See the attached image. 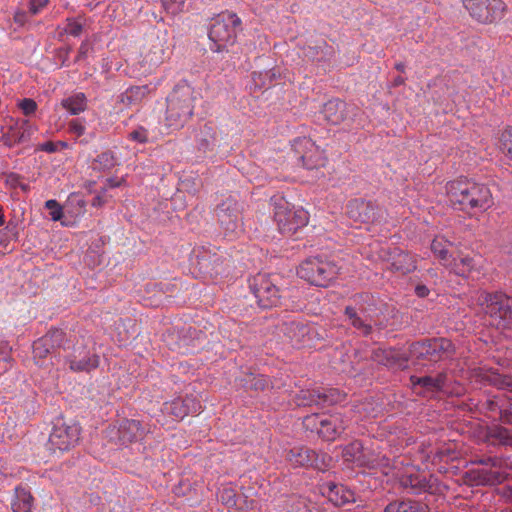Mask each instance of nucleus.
I'll return each mask as SVG.
<instances>
[{"label": "nucleus", "mask_w": 512, "mask_h": 512, "mask_svg": "<svg viewBox=\"0 0 512 512\" xmlns=\"http://www.w3.org/2000/svg\"><path fill=\"white\" fill-rule=\"evenodd\" d=\"M445 189L449 201L462 211H486L493 205L491 191L484 184L459 178L448 182Z\"/></svg>", "instance_id": "nucleus-1"}, {"label": "nucleus", "mask_w": 512, "mask_h": 512, "mask_svg": "<svg viewBox=\"0 0 512 512\" xmlns=\"http://www.w3.org/2000/svg\"><path fill=\"white\" fill-rule=\"evenodd\" d=\"M193 92L190 87H178L168 97L165 125L170 130L181 129L193 115Z\"/></svg>", "instance_id": "nucleus-2"}, {"label": "nucleus", "mask_w": 512, "mask_h": 512, "mask_svg": "<svg viewBox=\"0 0 512 512\" xmlns=\"http://www.w3.org/2000/svg\"><path fill=\"white\" fill-rule=\"evenodd\" d=\"M274 221L279 232L284 236H292L309 222V213L302 207L291 205L284 198L273 201Z\"/></svg>", "instance_id": "nucleus-3"}, {"label": "nucleus", "mask_w": 512, "mask_h": 512, "mask_svg": "<svg viewBox=\"0 0 512 512\" xmlns=\"http://www.w3.org/2000/svg\"><path fill=\"white\" fill-rule=\"evenodd\" d=\"M475 301L481 311L491 318L492 325L504 328L512 323V299L509 297L479 291Z\"/></svg>", "instance_id": "nucleus-4"}, {"label": "nucleus", "mask_w": 512, "mask_h": 512, "mask_svg": "<svg viewBox=\"0 0 512 512\" xmlns=\"http://www.w3.org/2000/svg\"><path fill=\"white\" fill-rule=\"evenodd\" d=\"M241 24L240 18L231 12H222L213 19L209 30V38L220 51L235 42Z\"/></svg>", "instance_id": "nucleus-5"}, {"label": "nucleus", "mask_w": 512, "mask_h": 512, "mask_svg": "<svg viewBox=\"0 0 512 512\" xmlns=\"http://www.w3.org/2000/svg\"><path fill=\"white\" fill-rule=\"evenodd\" d=\"M81 434V427L76 421L58 418L54 422L49 436L50 449L65 452L75 447Z\"/></svg>", "instance_id": "nucleus-6"}, {"label": "nucleus", "mask_w": 512, "mask_h": 512, "mask_svg": "<svg viewBox=\"0 0 512 512\" xmlns=\"http://www.w3.org/2000/svg\"><path fill=\"white\" fill-rule=\"evenodd\" d=\"M338 274L335 264L318 258L305 260L298 269V275L316 286H327Z\"/></svg>", "instance_id": "nucleus-7"}, {"label": "nucleus", "mask_w": 512, "mask_h": 512, "mask_svg": "<svg viewBox=\"0 0 512 512\" xmlns=\"http://www.w3.org/2000/svg\"><path fill=\"white\" fill-rule=\"evenodd\" d=\"M469 15L480 24H492L503 18L506 4L502 0H462Z\"/></svg>", "instance_id": "nucleus-8"}, {"label": "nucleus", "mask_w": 512, "mask_h": 512, "mask_svg": "<svg viewBox=\"0 0 512 512\" xmlns=\"http://www.w3.org/2000/svg\"><path fill=\"white\" fill-rule=\"evenodd\" d=\"M294 157L306 169H318L326 164L324 151L308 137L296 138L292 143Z\"/></svg>", "instance_id": "nucleus-9"}, {"label": "nucleus", "mask_w": 512, "mask_h": 512, "mask_svg": "<svg viewBox=\"0 0 512 512\" xmlns=\"http://www.w3.org/2000/svg\"><path fill=\"white\" fill-rule=\"evenodd\" d=\"M454 347L450 340L445 338L431 339L417 342L410 347L412 359H427L430 362H437L451 355Z\"/></svg>", "instance_id": "nucleus-10"}, {"label": "nucleus", "mask_w": 512, "mask_h": 512, "mask_svg": "<svg viewBox=\"0 0 512 512\" xmlns=\"http://www.w3.org/2000/svg\"><path fill=\"white\" fill-rule=\"evenodd\" d=\"M250 289L262 308H271L280 302L279 287L269 275L261 273L255 275L251 279Z\"/></svg>", "instance_id": "nucleus-11"}, {"label": "nucleus", "mask_w": 512, "mask_h": 512, "mask_svg": "<svg viewBox=\"0 0 512 512\" xmlns=\"http://www.w3.org/2000/svg\"><path fill=\"white\" fill-rule=\"evenodd\" d=\"M403 487H409L414 493L428 492L430 494H442L446 490V486L439 483L438 480L430 476L415 471L414 468H407L402 475L395 474Z\"/></svg>", "instance_id": "nucleus-12"}, {"label": "nucleus", "mask_w": 512, "mask_h": 512, "mask_svg": "<svg viewBox=\"0 0 512 512\" xmlns=\"http://www.w3.org/2000/svg\"><path fill=\"white\" fill-rule=\"evenodd\" d=\"M220 226L227 234L237 235L243 231L241 207L234 199H227L217 208Z\"/></svg>", "instance_id": "nucleus-13"}, {"label": "nucleus", "mask_w": 512, "mask_h": 512, "mask_svg": "<svg viewBox=\"0 0 512 512\" xmlns=\"http://www.w3.org/2000/svg\"><path fill=\"white\" fill-rule=\"evenodd\" d=\"M286 460L293 467H314L319 470H326L329 465L331 458L326 456H319L315 451L298 446L290 449L287 452Z\"/></svg>", "instance_id": "nucleus-14"}, {"label": "nucleus", "mask_w": 512, "mask_h": 512, "mask_svg": "<svg viewBox=\"0 0 512 512\" xmlns=\"http://www.w3.org/2000/svg\"><path fill=\"white\" fill-rule=\"evenodd\" d=\"M37 130V127L25 119H11V123L5 128L1 141L7 147L27 142Z\"/></svg>", "instance_id": "nucleus-15"}, {"label": "nucleus", "mask_w": 512, "mask_h": 512, "mask_svg": "<svg viewBox=\"0 0 512 512\" xmlns=\"http://www.w3.org/2000/svg\"><path fill=\"white\" fill-rule=\"evenodd\" d=\"M348 215L355 222L374 224L380 222L383 212L372 202L355 199L348 204Z\"/></svg>", "instance_id": "nucleus-16"}, {"label": "nucleus", "mask_w": 512, "mask_h": 512, "mask_svg": "<svg viewBox=\"0 0 512 512\" xmlns=\"http://www.w3.org/2000/svg\"><path fill=\"white\" fill-rule=\"evenodd\" d=\"M307 426L313 425L317 428L318 434L327 441H333L344 430V426L339 416L333 415L328 418L320 419L316 414L307 416L305 418Z\"/></svg>", "instance_id": "nucleus-17"}, {"label": "nucleus", "mask_w": 512, "mask_h": 512, "mask_svg": "<svg viewBox=\"0 0 512 512\" xmlns=\"http://www.w3.org/2000/svg\"><path fill=\"white\" fill-rule=\"evenodd\" d=\"M166 59V47L159 37L151 39L142 49L141 65L151 70L161 65Z\"/></svg>", "instance_id": "nucleus-18"}, {"label": "nucleus", "mask_w": 512, "mask_h": 512, "mask_svg": "<svg viewBox=\"0 0 512 512\" xmlns=\"http://www.w3.org/2000/svg\"><path fill=\"white\" fill-rule=\"evenodd\" d=\"M201 408L200 402L194 397L177 398L164 405L165 412L177 420H182L191 413H198Z\"/></svg>", "instance_id": "nucleus-19"}, {"label": "nucleus", "mask_w": 512, "mask_h": 512, "mask_svg": "<svg viewBox=\"0 0 512 512\" xmlns=\"http://www.w3.org/2000/svg\"><path fill=\"white\" fill-rule=\"evenodd\" d=\"M64 338V333L60 329L50 330L46 335L36 340L33 344V354L35 359H44L50 353L51 348L60 345Z\"/></svg>", "instance_id": "nucleus-20"}, {"label": "nucleus", "mask_w": 512, "mask_h": 512, "mask_svg": "<svg viewBox=\"0 0 512 512\" xmlns=\"http://www.w3.org/2000/svg\"><path fill=\"white\" fill-rule=\"evenodd\" d=\"M218 497L221 503L228 509L235 511H246L252 509L253 501L248 503L243 496L237 495L235 488L232 486H222L219 489Z\"/></svg>", "instance_id": "nucleus-21"}, {"label": "nucleus", "mask_w": 512, "mask_h": 512, "mask_svg": "<svg viewBox=\"0 0 512 512\" xmlns=\"http://www.w3.org/2000/svg\"><path fill=\"white\" fill-rule=\"evenodd\" d=\"M373 358L376 362L391 368H405L407 366V359L403 354L392 348L376 349L373 352Z\"/></svg>", "instance_id": "nucleus-22"}, {"label": "nucleus", "mask_w": 512, "mask_h": 512, "mask_svg": "<svg viewBox=\"0 0 512 512\" xmlns=\"http://www.w3.org/2000/svg\"><path fill=\"white\" fill-rule=\"evenodd\" d=\"M343 457L345 461L361 467H374L377 465L376 460L366 459L364 448L358 441L350 443L343 449Z\"/></svg>", "instance_id": "nucleus-23"}, {"label": "nucleus", "mask_w": 512, "mask_h": 512, "mask_svg": "<svg viewBox=\"0 0 512 512\" xmlns=\"http://www.w3.org/2000/svg\"><path fill=\"white\" fill-rule=\"evenodd\" d=\"M446 267L454 274L464 278L470 277L477 271V263L469 255H459L457 258L450 260Z\"/></svg>", "instance_id": "nucleus-24"}, {"label": "nucleus", "mask_w": 512, "mask_h": 512, "mask_svg": "<svg viewBox=\"0 0 512 512\" xmlns=\"http://www.w3.org/2000/svg\"><path fill=\"white\" fill-rule=\"evenodd\" d=\"M411 383L416 389L417 387L423 388V393H434L443 389L446 382V375L441 373L435 377L424 376V377H411Z\"/></svg>", "instance_id": "nucleus-25"}, {"label": "nucleus", "mask_w": 512, "mask_h": 512, "mask_svg": "<svg viewBox=\"0 0 512 512\" xmlns=\"http://www.w3.org/2000/svg\"><path fill=\"white\" fill-rule=\"evenodd\" d=\"M391 261V267L402 273H410L416 269V262L412 255L395 248L388 258Z\"/></svg>", "instance_id": "nucleus-26"}, {"label": "nucleus", "mask_w": 512, "mask_h": 512, "mask_svg": "<svg viewBox=\"0 0 512 512\" xmlns=\"http://www.w3.org/2000/svg\"><path fill=\"white\" fill-rule=\"evenodd\" d=\"M345 110L346 105L344 102L332 99L324 104L322 113L328 123L338 125L345 119Z\"/></svg>", "instance_id": "nucleus-27"}, {"label": "nucleus", "mask_w": 512, "mask_h": 512, "mask_svg": "<svg viewBox=\"0 0 512 512\" xmlns=\"http://www.w3.org/2000/svg\"><path fill=\"white\" fill-rule=\"evenodd\" d=\"M144 435V430L137 420H124L119 427V440L123 444L132 443L141 439Z\"/></svg>", "instance_id": "nucleus-28"}, {"label": "nucleus", "mask_w": 512, "mask_h": 512, "mask_svg": "<svg viewBox=\"0 0 512 512\" xmlns=\"http://www.w3.org/2000/svg\"><path fill=\"white\" fill-rule=\"evenodd\" d=\"M151 91L148 85L131 87L120 96V102L127 107L137 105L141 103Z\"/></svg>", "instance_id": "nucleus-29"}, {"label": "nucleus", "mask_w": 512, "mask_h": 512, "mask_svg": "<svg viewBox=\"0 0 512 512\" xmlns=\"http://www.w3.org/2000/svg\"><path fill=\"white\" fill-rule=\"evenodd\" d=\"M61 106L71 115H78L87 109V97L82 92L75 93L64 98Z\"/></svg>", "instance_id": "nucleus-30"}, {"label": "nucleus", "mask_w": 512, "mask_h": 512, "mask_svg": "<svg viewBox=\"0 0 512 512\" xmlns=\"http://www.w3.org/2000/svg\"><path fill=\"white\" fill-rule=\"evenodd\" d=\"M33 497L24 488H16L15 497L11 502L13 512H32Z\"/></svg>", "instance_id": "nucleus-31"}, {"label": "nucleus", "mask_w": 512, "mask_h": 512, "mask_svg": "<svg viewBox=\"0 0 512 512\" xmlns=\"http://www.w3.org/2000/svg\"><path fill=\"white\" fill-rule=\"evenodd\" d=\"M327 497L336 506L354 501V493L343 485L330 486Z\"/></svg>", "instance_id": "nucleus-32"}, {"label": "nucleus", "mask_w": 512, "mask_h": 512, "mask_svg": "<svg viewBox=\"0 0 512 512\" xmlns=\"http://www.w3.org/2000/svg\"><path fill=\"white\" fill-rule=\"evenodd\" d=\"M451 246L452 243L443 236L435 237L431 243L432 253L444 266H447L450 261L449 251Z\"/></svg>", "instance_id": "nucleus-33"}, {"label": "nucleus", "mask_w": 512, "mask_h": 512, "mask_svg": "<svg viewBox=\"0 0 512 512\" xmlns=\"http://www.w3.org/2000/svg\"><path fill=\"white\" fill-rule=\"evenodd\" d=\"M199 270L210 277L219 275L222 271L220 266L222 264L220 257L213 255H203L198 259Z\"/></svg>", "instance_id": "nucleus-34"}, {"label": "nucleus", "mask_w": 512, "mask_h": 512, "mask_svg": "<svg viewBox=\"0 0 512 512\" xmlns=\"http://www.w3.org/2000/svg\"><path fill=\"white\" fill-rule=\"evenodd\" d=\"M98 365L99 358L95 354H90L79 360H77L75 356L74 359L69 360V367L75 372L90 371L98 367Z\"/></svg>", "instance_id": "nucleus-35"}, {"label": "nucleus", "mask_w": 512, "mask_h": 512, "mask_svg": "<svg viewBox=\"0 0 512 512\" xmlns=\"http://www.w3.org/2000/svg\"><path fill=\"white\" fill-rule=\"evenodd\" d=\"M384 512H428V507L411 501H400L387 505Z\"/></svg>", "instance_id": "nucleus-36"}, {"label": "nucleus", "mask_w": 512, "mask_h": 512, "mask_svg": "<svg viewBox=\"0 0 512 512\" xmlns=\"http://www.w3.org/2000/svg\"><path fill=\"white\" fill-rule=\"evenodd\" d=\"M496 145L509 160H512V126L500 132Z\"/></svg>", "instance_id": "nucleus-37"}, {"label": "nucleus", "mask_w": 512, "mask_h": 512, "mask_svg": "<svg viewBox=\"0 0 512 512\" xmlns=\"http://www.w3.org/2000/svg\"><path fill=\"white\" fill-rule=\"evenodd\" d=\"M117 164V157L111 151L99 154L93 161V168L100 171H109Z\"/></svg>", "instance_id": "nucleus-38"}, {"label": "nucleus", "mask_w": 512, "mask_h": 512, "mask_svg": "<svg viewBox=\"0 0 512 512\" xmlns=\"http://www.w3.org/2000/svg\"><path fill=\"white\" fill-rule=\"evenodd\" d=\"M45 208L49 211L52 221H61L63 226H70L72 223L64 215L63 207L54 199L45 202Z\"/></svg>", "instance_id": "nucleus-39"}, {"label": "nucleus", "mask_w": 512, "mask_h": 512, "mask_svg": "<svg viewBox=\"0 0 512 512\" xmlns=\"http://www.w3.org/2000/svg\"><path fill=\"white\" fill-rule=\"evenodd\" d=\"M85 206V201L82 198L70 195L66 205V213L78 218L85 213Z\"/></svg>", "instance_id": "nucleus-40"}, {"label": "nucleus", "mask_w": 512, "mask_h": 512, "mask_svg": "<svg viewBox=\"0 0 512 512\" xmlns=\"http://www.w3.org/2000/svg\"><path fill=\"white\" fill-rule=\"evenodd\" d=\"M490 436L497 440L500 444L512 447V431L504 427H495Z\"/></svg>", "instance_id": "nucleus-41"}, {"label": "nucleus", "mask_w": 512, "mask_h": 512, "mask_svg": "<svg viewBox=\"0 0 512 512\" xmlns=\"http://www.w3.org/2000/svg\"><path fill=\"white\" fill-rule=\"evenodd\" d=\"M345 314L351 321V324L358 330L362 331L364 334H368L370 331V326L366 325L356 314L355 310L351 307H347L345 310Z\"/></svg>", "instance_id": "nucleus-42"}, {"label": "nucleus", "mask_w": 512, "mask_h": 512, "mask_svg": "<svg viewBox=\"0 0 512 512\" xmlns=\"http://www.w3.org/2000/svg\"><path fill=\"white\" fill-rule=\"evenodd\" d=\"M364 453L366 454V459L376 460L377 465H375L373 468L381 467L385 469L389 466V460L385 456H380V453H375L369 449H364ZM383 473L388 475L390 472L383 470Z\"/></svg>", "instance_id": "nucleus-43"}, {"label": "nucleus", "mask_w": 512, "mask_h": 512, "mask_svg": "<svg viewBox=\"0 0 512 512\" xmlns=\"http://www.w3.org/2000/svg\"><path fill=\"white\" fill-rule=\"evenodd\" d=\"M168 13L177 14L184 8L185 0H161Z\"/></svg>", "instance_id": "nucleus-44"}, {"label": "nucleus", "mask_w": 512, "mask_h": 512, "mask_svg": "<svg viewBox=\"0 0 512 512\" xmlns=\"http://www.w3.org/2000/svg\"><path fill=\"white\" fill-rule=\"evenodd\" d=\"M18 107L22 110L24 115L28 116L37 110V103L31 98H24L19 101Z\"/></svg>", "instance_id": "nucleus-45"}, {"label": "nucleus", "mask_w": 512, "mask_h": 512, "mask_svg": "<svg viewBox=\"0 0 512 512\" xmlns=\"http://www.w3.org/2000/svg\"><path fill=\"white\" fill-rule=\"evenodd\" d=\"M270 384V381L264 375L252 376L250 380V388L254 390H264Z\"/></svg>", "instance_id": "nucleus-46"}, {"label": "nucleus", "mask_w": 512, "mask_h": 512, "mask_svg": "<svg viewBox=\"0 0 512 512\" xmlns=\"http://www.w3.org/2000/svg\"><path fill=\"white\" fill-rule=\"evenodd\" d=\"M129 139L138 143H146L148 141V132L147 130L140 126L129 133Z\"/></svg>", "instance_id": "nucleus-47"}, {"label": "nucleus", "mask_w": 512, "mask_h": 512, "mask_svg": "<svg viewBox=\"0 0 512 512\" xmlns=\"http://www.w3.org/2000/svg\"><path fill=\"white\" fill-rule=\"evenodd\" d=\"M69 132L74 134L76 137H81L85 133V125L84 122L80 119H74L69 122L68 125Z\"/></svg>", "instance_id": "nucleus-48"}, {"label": "nucleus", "mask_w": 512, "mask_h": 512, "mask_svg": "<svg viewBox=\"0 0 512 512\" xmlns=\"http://www.w3.org/2000/svg\"><path fill=\"white\" fill-rule=\"evenodd\" d=\"M50 0H29V12L35 16L39 14L49 3Z\"/></svg>", "instance_id": "nucleus-49"}, {"label": "nucleus", "mask_w": 512, "mask_h": 512, "mask_svg": "<svg viewBox=\"0 0 512 512\" xmlns=\"http://www.w3.org/2000/svg\"><path fill=\"white\" fill-rule=\"evenodd\" d=\"M65 31H66V33H68L70 35L78 36V35H80V33L82 31V24H81V22H79L77 20L68 19L67 25L65 27Z\"/></svg>", "instance_id": "nucleus-50"}, {"label": "nucleus", "mask_w": 512, "mask_h": 512, "mask_svg": "<svg viewBox=\"0 0 512 512\" xmlns=\"http://www.w3.org/2000/svg\"><path fill=\"white\" fill-rule=\"evenodd\" d=\"M289 329H290V332L294 333V337L296 338L295 342L296 343L302 342V340L300 339V336L305 335L307 328L305 326L291 324Z\"/></svg>", "instance_id": "nucleus-51"}, {"label": "nucleus", "mask_w": 512, "mask_h": 512, "mask_svg": "<svg viewBox=\"0 0 512 512\" xmlns=\"http://www.w3.org/2000/svg\"><path fill=\"white\" fill-rule=\"evenodd\" d=\"M37 150L45 151L47 153H54L58 150V144L52 141H48L38 145Z\"/></svg>", "instance_id": "nucleus-52"}, {"label": "nucleus", "mask_w": 512, "mask_h": 512, "mask_svg": "<svg viewBox=\"0 0 512 512\" xmlns=\"http://www.w3.org/2000/svg\"><path fill=\"white\" fill-rule=\"evenodd\" d=\"M11 367L10 358L5 354H0V374Z\"/></svg>", "instance_id": "nucleus-53"}, {"label": "nucleus", "mask_w": 512, "mask_h": 512, "mask_svg": "<svg viewBox=\"0 0 512 512\" xmlns=\"http://www.w3.org/2000/svg\"><path fill=\"white\" fill-rule=\"evenodd\" d=\"M126 183V179L125 177H121V178H108L107 179V184H108V187L110 188H115V187H119V186H122Z\"/></svg>", "instance_id": "nucleus-54"}, {"label": "nucleus", "mask_w": 512, "mask_h": 512, "mask_svg": "<svg viewBox=\"0 0 512 512\" xmlns=\"http://www.w3.org/2000/svg\"><path fill=\"white\" fill-rule=\"evenodd\" d=\"M27 20L26 13L24 11H18L14 15V21L20 25H24Z\"/></svg>", "instance_id": "nucleus-55"}, {"label": "nucleus", "mask_w": 512, "mask_h": 512, "mask_svg": "<svg viewBox=\"0 0 512 512\" xmlns=\"http://www.w3.org/2000/svg\"><path fill=\"white\" fill-rule=\"evenodd\" d=\"M415 292L419 297H426L429 294L428 288L423 285L417 286Z\"/></svg>", "instance_id": "nucleus-56"}, {"label": "nucleus", "mask_w": 512, "mask_h": 512, "mask_svg": "<svg viewBox=\"0 0 512 512\" xmlns=\"http://www.w3.org/2000/svg\"><path fill=\"white\" fill-rule=\"evenodd\" d=\"M105 204V200L103 196L97 195L92 200V206L94 207H102Z\"/></svg>", "instance_id": "nucleus-57"}, {"label": "nucleus", "mask_w": 512, "mask_h": 512, "mask_svg": "<svg viewBox=\"0 0 512 512\" xmlns=\"http://www.w3.org/2000/svg\"><path fill=\"white\" fill-rule=\"evenodd\" d=\"M3 224H4V215H3V210L0 207V226H2Z\"/></svg>", "instance_id": "nucleus-58"}, {"label": "nucleus", "mask_w": 512, "mask_h": 512, "mask_svg": "<svg viewBox=\"0 0 512 512\" xmlns=\"http://www.w3.org/2000/svg\"><path fill=\"white\" fill-rule=\"evenodd\" d=\"M56 143L58 144V147H61V148H67L68 147V144L66 142L58 141Z\"/></svg>", "instance_id": "nucleus-59"}]
</instances>
